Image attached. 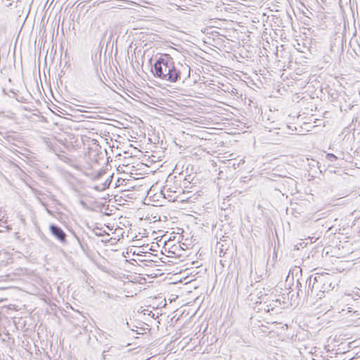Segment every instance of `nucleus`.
<instances>
[{"label":"nucleus","mask_w":360,"mask_h":360,"mask_svg":"<svg viewBox=\"0 0 360 360\" xmlns=\"http://www.w3.org/2000/svg\"><path fill=\"white\" fill-rule=\"evenodd\" d=\"M103 172L102 171H100V172H98L95 175L94 179H100V178L102 176V175H103Z\"/></svg>","instance_id":"6ab92c4d"},{"label":"nucleus","mask_w":360,"mask_h":360,"mask_svg":"<svg viewBox=\"0 0 360 360\" xmlns=\"http://www.w3.org/2000/svg\"><path fill=\"white\" fill-rule=\"evenodd\" d=\"M354 313L356 314V317L359 318L360 313L358 311H354Z\"/></svg>","instance_id":"c85d7f7f"},{"label":"nucleus","mask_w":360,"mask_h":360,"mask_svg":"<svg viewBox=\"0 0 360 360\" xmlns=\"http://www.w3.org/2000/svg\"><path fill=\"white\" fill-rule=\"evenodd\" d=\"M82 3H83V2H81V3H79V4L77 6V9H78V8L82 9V8H84V4H82Z\"/></svg>","instance_id":"393cba45"},{"label":"nucleus","mask_w":360,"mask_h":360,"mask_svg":"<svg viewBox=\"0 0 360 360\" xmlns=\"http://www.w3.org/2000/svg\"><path fill=\"white\" fill-rule=\"evenodd\" d=\"M330 285H331L330 283H328V285H326V283H323V286L321 287V290L323 292H324L326 291H328V290H330L329 288H330Z\"/></svg>","instance_id":"4468645a"},{"label":"nucleus","mask_w":360,"mask_h":360,"mask_svg":"<svg viewBox=\"0 0 360 360\" xmlns=\"http://www.w3.org/2000/svg\"><path fill=\"white\" fill-rule=\"evenodd\" d=\"M77 316H81L82 318H84L79 311H77Z\"/></svg>","instance_id":"c756f323"},{"label":"nucleus","mask_w":360,"mask_h":360,"mask_svg":"<svg viewBox=\"0 0 360 360\" xmlns=\"http://www.w3.org/2000/svg\"><path fill=\"white\" fill-rule=\"evenodd\" d=\"M52 151L56 155H58V154H60V153H64L63 150L61 148L60 146H59L58 145H52L51 147Z\"/></svg>","instance_id":"9b49d317"},{"label":"nucleus","mask_w":360,"mask_h":360,"mask_svg":"<svg viewBox=\"0 0 360 360\" xmlns=\"http://www.w3.org/2000/svg\"><path fill=\"white\" fill-rule=\"evenodd\" d=\"M342 1H339V4H340V6L341 7H342V5H341V4H342Z\"/></svg>","instance_id":"72a5a7b5"},{"label":"nucleus","mask_w":360,"mask_h":360,"mask_svg":"<svg viewBox=\"0 0 360 360\" xmlns=\"http://www.w3.org/2000/svg\"><path fill=\"white\" fill-rule=\"evenodd\" d=\"M99 79L100 81L102 82V83H104L103 81H102V79L99 77Z\"/></svg>","instance_id":"c9c22d12"},{"label":"nucleus","mask_w":360,"mask_h":360,"mask_svg":"<svg viewBox=\"0 0 360 360\" xmlns=\"http://www.w3.org/2000/svg\"><path fill=\"white\" fill-rule=\"evenodd\" d=\"M112 347H110L108 349H104L102 352L101 355V360H106L107 359V354L106 353L110 352Z\"/></svg>","instance_id":"ddd939ff"},{"label":"nucleus","mask_w":360,"mask_h":360,"mask_svg":"<svg viewBox=\"0 0 360 360\" xmlns=\"http://www.w3.org/2000/svg\"><path fill=\"white\" fill-rule=\"evenodd\" d=\"M285 15H286V16L288 17V19H290V20H292V18H291V17H290V14H289L288 11H286Z\"/></svg>","instance_id":"bb28decb"},{"label":"nucleus","mask_w":360,"mask_h":360,"mask_svg":"<svg viewBox=\"0 0 360 360\" xmlns=\"http://www.w3.org/2000/svg\"><path fill=\"white\" fill-rule=\"evenodd\" d=\"M297 287L299 288L298 289V292H297V295L298 296L300 295V293H302V289L300 288L302 287V284L301 283L297 280Z\"/></svg>","instance_id":"aec40b11"},{"label":"nucleus","mask_w":360,"mask_h":360,"mask_svg":"<svg viewBox=\"0 0 360 360\" xmlns=\"http://www.w3.org/2000/svg\"><path fill=\"white\" fill-rule=\"evenodd\" d=\"M6 139L8 141H13L14 140V138L12 135H8L6 136Z\"/></svg>","instance_id":"b1692460"},{"label":"nucleus","mask_w":360,"mask_h":360,"mask_svg":"<svg viewBox=\"0 0 360 360\" xmlns=\"http://www.w3.org/2000/svg\"><path fill=\"white\" fill-rule=\"evenodd\" d=\"M73 234H74L75 238L77 239V240L78 241V243H79L80 247L82 248V249L84 250V246L82 244V243L81 242L80 238L74 232H73Z\"/></svg>","instance_id":"f3484780"},{"label":"nucleus","mask_w":360,"mask_h":360,"mask_svg":"<svg viewBox=\"0 0 360 360\" xmlns=\"http://www.w3.org/2000/svg\"><path fill=\"white\" fill-rule=\"evenodd\" d=\"M127 8V7H123V6H122V5H117V6H112L110 7L105 8V10L108 11L109 12L115 13L117 11L118 9L125 10Z\"/></svg>","instance_id":"1a4fd4ad"},{"label":"nucleus","mask_w":360,"mask_h":360,"mask_svg":"<svg viewBox=\"0 0 360 360\" xmlns=\"http://www.w3.org/2000/svg\"><path fill=\"white\" fill-rule=\"evenodd\" d=\"M278 186L275 188L276 190L280 192L287 193L290 192L291 194L296 191L297 181L288 176H281L277 181Z\"/></svg>","instance_id":"7ed1b4c3"},{"label":"nucleus","mask_w":360,"mask_h":360,"mask_svg":"<svg viewBox=\"0 0 360 360\" xmlns=\"http://www.w3.org/2000/svg\"><path fill=\"white\" fill-rule=\"evenodd\" d=\"M302 12L303 13V14L305 15V16H308L307 15V13L306 11H304L303 9L302 10Z\"/></svg>","instance_id":"7c9ffc66"},{"label":"nucleus","mask_w":360,"mask_h":360,"mask_svg":"<svg viewBox=\"0 0 360 360\" xmlns=\"http://www.w3.org/2000/svg\"><path fill=\"white\" fill-rule=\"evenodd\" d=\"M169 5L170 7L169 8L172 11H184L185 13H193V14H197L201 11V9L202 8L201 6L200 5H177L174 3L169 2Z\"/></svg>","instance_id":"20e7f679"},{"label":"nucleus","mask_w":360,"mask_h":360,"mask_svg":"<svg viewBox=\"0 0 360 360\" xmlns=\"http://www.w3.org/2000/svg\"><path fill=\"white\" fill-rule=\"evenodd\" d=\"M57 156L58 157V158L60 160L65 161V162H66L67 160H69V158L66 155H63V154H58Z\"/></svg>","instance_id":"dca6fc26"},{"label":"nucleus","mask_w":360,"mask_h":360,"mask_svg":"<svg viewBox=\"0 0 360 360\" xmlns=\"http://www.w3.org/2000/svg\"><path fill=\"white\" fill-rule=\"evenodd\" d=\"M348 311H349V312H353V310H352V308H349Z\"/></svg>","instance_id":"2f4dec72"},{"label":"nucleus","mask_w":360,"mask_h":360,"mask_svg":"<svg viewBox=\"0 0 360 360\" xmlns=\"http://www.w3.org/2000/svg\"><path fill=\"white\" fill-rule=\"evenodd\" d=\"M10 334L7 332L4 334V338H2L3 341H6V338L7 339H9L10 337H9Z\"/></svg>","instance_id":"4be33fe9"},{"label":"nucleus","mask_w":360,"mask_h":360,"mask_svg":"<svg viewBox=\"0 0 360 360\" xmlns=\"http://www.w3.org/2000/svg\"><path fill=\"white\" fill-rule=\"evenodd\" d=\"M130 2H131V3L134 4V6H137V7H140V8L141 7V5H139V4H136V3H135L134 1H131Z\"/></svg>","instance_id":"cd10ccee"},{"label":"nucleus","mask_w":360,"mask_h":360,"mask_svg":"<svg viewBox=\"0 0 360 360\" xmlns=\"http://www.w3.org/2000/svg\"><path fill=\"white\" fill-rule=\"evenodd\" d=\"M320 277L317 278L316 276L312 277V276H310L306 281V288L307 287V289L305 290L304 294L305 295H309L312 294L313 289L316 285V288H319V283H321V281H319Z\"/></svg>","instance_id":"423d86ee"},{"label":"nucleus","mask_w":360,"mask_h":360,"mask_svg":"<svg viewBox=\"0 0 360 360\" xmlns=\"http://www.w3.org/2000/svg\"><path fill=\"white\" fill-rule=\"evenodd\" d=\"M217 8H219L220 11H222L223 10H224L225 11H227V10H228V8L226 6V4L224 3V1H221V4H220V6H217Z\"/></svg>","instance_id":"2eb2a0df"},{"label":"nucleus","mask_w":360,"mask_h":360,"mask_svg":"<svg viewBox=\"0 0 360 360\" xmlns=\"http://www.w3.org/2000/svg\"><path fill=\"white\" fill-rule=\"evenodd\" d=\"M356 3H357V2H356V1H349L350 6L352 8V7L354 6V4H356Z\"/></svg>","instance_id":"a878e982"},{"label":"nucleus","mask_w":360,"mask_h":360,"mask_svg":"<svg viewBox=\"0 0 360 360\" xmlns=\"http://www.w3.org/2000/svg\"><path fill=\"white\" fill-rule=\"evenodd\" d=\"M108 240H109L108 239H106L105 240H102L103 242H107Z\"/></svg>","instance_id":"e433bc0d"},{"label":"nucleus","mask_w":360,"mask_h":360,"mask_svg":"<svg viewBox=\"0 0 360 360\" xmlns=\"http://www.w3.org/2000/svg\"><path fill=\"white\" fill-rule=\"evenodd\" d=\"M50 199L51 200H53V202L58 203V204H60L59 201L56 198L55 195H52L51 197H50Z\"/></svg>","instance_id":"412c9836"},{"label":"nucleus","mask_w":360,"mask_h":360,"mask_svg":"<svg viewBox=\"0 0 360 360\" xmlns=\"http://www.w3.org/2000/svg\"><path fill=\"white\" fill-rule=\"evenodd\" d=\"M161 193L164 198L169 201L184 200V199L180 198V195L184 193V189L181 186L180 183L177 182V181H174L173 178L170 176L167 177Z\"/></svg>","instance_id":"f03ea898"},{"label":"nucleus","mask_w":360,"mask_h":360,"mask_svg":"<svg viewBox=\"0 0 360 360\" xmlns=\"http://www.w3.org/2000/svg\"><path fill=\"white\" fill-rule=\"evenodd\" d=\"M151 72L155 77L170 83L185 81L191 77V68L187 64L175 62L167 53H158L151 67Z\"/></svg>","instance_id":"f257e3e1"},{"label":"nucleus","mask_w":360,"mask_h":360,"mask_svg":"<svg viewBox=\"0 0 360 360\" xmlns=\"http://www.w3.org/2000/svg\"><path fill=\"white\" fill-rule=\"evenodd\" d=\"M104 188H105L104 187L101 188L99 186H94V189H95L96 191H102Z\"/></svg>","instance_id":"5701e85b"},{"label":"nucleus","mask_w":360,"mask_h":360,"mask_svg":"<svg viewBox=\"0 0 360 360\" xmlns=\"http://www.w3.org/2000/svg\"><path fill=\"white\" fill-rule=\"evenodd\" d=\"M300 5L304 7L309 13H312L311 11H309L308 8H309L311 10L316 12H321V9L323 8V7L319 5V1H298Z\"/></svg>","instance_id":"0eeeda50"},{"label":"nucleus","mask_w":360,"mask_h":360,"mask_svg":"<svg viewBox=\"0 0 360 360\" xmlns=\"http://www.w3.org/2000/svg\"><path fill=\"white\" fill-rule=\"evenodd\" d=\"M49 230L51 234L60 241L62 244L66 245L68 244L67 241V234L58 225L51 224L49 226Z\"/></svg>","instance_id":"39448f33"},{"label":"nucleus","mask_w":360,"mask_h":360,"mask_svg":"<svg viewBox=\"0 0 360 360\" xmlns=\"http://www.w3.org/2000/svg\"><path fill=\"white\" fill-rule=\"evenodd\" d=\"M53 2L54 1H51V3L48 5L49 1H46L44 8H46L47 10H49L51 8V6H52Z\"/></svg>","instance_id":"a211bd4d"},{"label":"nucleus","mask_w":360,"mask_h":360,"mask_svg":"<svg viewBox=\"0 0 360 360\" xmlns=\"http://www.w3.org/2000/svg\"><path fill=\"white\" fill-rule=\"evenodd\" d=\"M326 158L328 161H329L330 162H333L338 159V158L333 153H327L326 155Z\"/></svg>","instance_id":"f8f14e48"},{"label":"nucleus","mask_w":360,"mask_h":360,"mask_svg":"<svg viewBox=\"0 0 360 360\" xmlns=\"http://www.w3.org/2000/svg\"><path fill=\"white\" fill-rule=\"evenodd\" d=\"M47 212L49 213L50 214H51V212L49 210L47 209Z\"/></svg>","instance_id":"f704fd0d"},{"label":"nucleus","mask_w":360,"mask_h":360,"mask_svg":"<svg viewBox=\"0 0 360 360\" xmlns=\"http://www.w3.org/2000/svg\"><path fill=\"white\" fill-rule=\"evenodd\" d=\"M325 89L328 94V98L330 101H335L338 99V94L335 89L330 88L329 86L326 87Z\"/></svg>","instance_id":"6e6552de"},{"label":"nucleus","mask_w":360,"mask_h":360,"mask_svg":"<svg viewBox=\"0 0 360 360\" xmlns=\"http://www.w3.org/2000/svg\"><path fill=\"white\" fill-rule=\"evenodd\" d=\"M145 4H150L149 1H143Z\"/></svg>","instance_id":"473e14b6"},{"label":"nucleus","mask_w":360,"mask_h":360,"mask_svg":"<svg viewBox=\"0 0 360 360\" xmlns=\"http://www.w3.org/2000/svg\"><path fill=\"white\" fill-rule=\"evenodd\" d=\"M94 231L95 233V235L97 236H99V237L103 236L105 235L109 236V234L106 232V231L102 230L101 228H99L98 226H96L94 229Z\"/></svg>","instance_id":"9d476101"}]
</instances>
